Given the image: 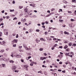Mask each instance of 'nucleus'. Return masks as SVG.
Listing matches in <instances>:
<instances>
[{
  "instance_id": "nucleus-62",
  "label": "nucleus",
  "mask_w": 76,
  "mask_h": 76,
  "mask_svg": "<svg viewBox=\"0 0 76 76\" xmlns=\"http://www.w3.org/2000/svg\"><path fill=\"white\" fill-rule=\"evenodd\" d=\"M33 18H36V16L35 15H33Z\"/></svg>"
},
{
  "instance_id": "nucleus-55",
  "label": "nucleus",
  "mask_w": 76,
  "mask_h": 76,
  "mask_svg": "<svg viewBox=\"0 0 76 76\" xmlns=\"http://www.w3.org/2000/svg\"><path fill=\"white\" fill-rule=\"evenodd\" d=\"M2 32H0V36H2Z\"/></svg>"
},
{
  "instance_id": "nucleus-38",
  "label": "nucleus",
  "mask_w": 76,
  "mask_h": 76,
  "mask_svg": "<svg viewBox=\"0 0 76 76\" xmlns=\"http://www.w3.org/2000/svg\"><path fill=\"white\" fill-rule=\"evenodd\" d=\"M59 22H63V20H59Z\"/></svg>"
},
{
  "instance_id": "nucleus-51",
  "label": "nucleus",
  "mask_w": 76,
  "mask_h": 76,
  "mask_svg": "<svg viewBox=\"0 0 76 76\" xmlns=\"http://www.w3.org/2000/svg\"><path fill=\"white\" fill-rule=\"evenodd\" d=\"M69 57H70L72 58L73 57V56H72V55H69Z\"/></svg>"
},
{
  "instance_id": "nucleus-33",
  "label": "nucleus",
  "mask_w": 76,
  "mask_h": 76,
  "mask_svg": "<svg viewBox=\"0 0 76 76\" xmlns=\"http://www.w3.org/2000/svg\"><path fill=\"white\" fill-rule=\"evenodd\" d=\"M40 51H42L43 50V48H40L39 49Z\"/></svg>"
},
{
  "instance_id": "nucleus-54",
  "label": "nucleus",
  "mask_w": 76,
  "mask_h": 76,
  "mask_svg": "<svg viewBox=\"0 0 76 76\" xmlns=\"http://www.w3.org/2000/svg\"><path fill=\"white\" fill-rule=\"evenodd\" d=\"M12 3L13 4H15V1H12Z\"/></svg>"
},
{
  "instance_id": "nucleus-53",
  "label": "nucleus",
  "mask_w": 76,
  "mask_h": 76,
  "mask_svg": "<svg viewBox=\"0 0 76 76\" xmlns=\"http://www.w3.org/2000/svg\"><path fill=\"white\" fill-rule=\"evenodd\" d=\"M1 13H4V10H3L2 11Z\"/></svg>"
},
{
  "instance_id": "nucleus-42",
  "label": "nucleus",
  "mask_w": 76,
  "mask_h": 76,
  "mask_svg": "<svg viewBox=\"0 0 76 76\" xmlns=\"http://www.w3.org/2000/svg\"><path fill=\"white\" fill-rule=\"evenodd\" d=\"M75 1H76V0H72V2H74V3H75Z\"/></svg>"
},
{
  "instance_id": "nucleus-50",
  "label": "nucleus",
  "mask_w": 76,
  "mask_h": 76,
  "mask_svg": "<svg viewBox=\"0 0 76 76\" xmlns=\"http://www.w3.org/2000/svg\"><path fill=\"white\" fill-rule=\"evenodd\" d=\"M38 39H36V42H37V43H38Z\"/></svg>"
},
{
  "instance_id": "nucleus-37",
  "label": "nucleus",
  "mask_w": 76,
  "mask_h": 76,
  "mask_svg": "<svg viewBox=\"0 0 76 76\" xmlns=\"http://www.w3.org/2000/svg\"><path fill=\"white\" fill-rule=\"evenodd\" d=\"M42 67H45V68H46V67H47V66H45V65H43L42 66Z\"/></svg>"
},
{
  "instance_id": "nucleus-6",
  "label": "nucleus",
  "mask_w": 76,
  "mask_h": 76,
  "mask_svg": "<svg viewBox=\"0 0 76 76\" xmlns=\"http://www.w3.org/2000/svg\"><path fill=\"white\" fill-rule=\"evenodd\" d=\"M64 34H67V35H69V33L68 32H67L66 31L64 32Z\"/></svg>"
},
{
  "instance_id": "nucleus-8",
  "label": "nucleus",
  "mask_w": 76,
  "mask_h": 76,
  "mask_svg": "<svg viewBox=\"0 0 76 76\" xmlns=\"http://www.w3.org/2000/svg\"><path fill=\"white\" fill-rule=\"evenodd\" d=\"M58 57L59 58H62L63 57V55H58Z\"/></svg>"
},
{
  "instance_id": "nucleus-52",
  "label": "nucleus",
  "mask_w": 76,
  "mask_h": 76,
  "mask_svg": "<svg viewBox=\"0 0 76 76\" xmlns=\"http://www.w3.org/2000/svg\"><path fill=\"white\" fill-rule=\"evenodd\" d=\"M60 33L61 34H63V32L62 31H61Z\"/></svg>"
},
{
  "instance_id": "nucleus-23",
  "label": "nucleus",
  "mask_w": 76,
  "mask_h": 76,
  "mask_svg": "<svg viewBox=\"0 0 76 76\" xmlns=\"http://www.w3.org/2000/svg\"><path fill=\"white\" fill-rule=\"evenodd\" d=\"M25 12H28V9H27V8H25Z\"/></svg>"
},
{
  "instance_id": "nucleus-30",
  "label": "nucleus",
  "mask_w": 76,
  "mask_h": 76,
  "mask_svg": "<svg viewBox=\"0 0 76 76\" xmlns=\"http://www.w3.org/2000/svg\"><path fill=\"white\" fill-rule=\"evenodd\" d=\"M58 45H57V44H56L54 45V47H56V46H57Z\"/></svg>"
},
{
  "instance_id": "nucleus-58",
  "label": "nucleus",
  "mask_w": 76,
  "mask_h": 76,
  "mask_svg": "<svg viewBox=\"0 0 76 76\" xmlns=\"http://www.w3.org/2000/svg\"><path fill=\"white\" fill-rule=\"evenodd\" d=\"M44 55L45 56H47V54L45 53H44Z\"/></svg>"
},
{
  "instance_id": "nucleus-61",
  "label": "nucleus",
  "mask_w": 76,
  "mask_h": 76,
  "mask_svg": "<svg viewBox=\"0 0 76 76\" xmlns=\"http://www.w3.org/2000/svg\"><path fill=\"white\" fill-rule=\"evenodd\" d=\"M59 48H63V46H59Z\"/></svg>"
},
{
  "instance_id": "nucleus-39",
  "label": "nucleus",
  "mask_w": 76,
  "mask_h": 76,
  "mask_svg": "<svg viewBox=\"0 0 76 76\" xmlns=\"http://www.w3.org/2000/svg\"><path fill=\"white\" fill-rule=\"evenodd\" d=\"M47 34H48V33L47 32H45V35H47Z\"/></svg>"
},
{
  "instance_id": "nucleus-49",
  "label": "nucleus",
  "mask_w": 76,
  "mask_h": 76,
  "mask_svg": "<svg viewBox=\"0 0 76 76\" xmlns=\"http://www.w3.org/2000/svg\"><path fill=\"white\" fill-rule=\"evenodd\" d=\"M62 72H63V73H66V71L65 70H64V71H62Z\"/></svg>"
},
{
  "instance_id": "nucleus-36",
  "label": "nucleus",
  "mask_w": 76,
  "mask_h": 76,
  "mask_svg": "<svg viewBox=\"0 0 76 76\" xmlns=\"http://www.w3.org/2000/svg\"><path fill=\"white\" fill-rule=\"evenodd\" d=\"M70 20L71 21V22H73L75 20L73 19H71Z\"/></svg>"
},
{
  "instance_id": "nucleus-1",
  "label": "nucleus",
  "mask_w": 76,
  "mask_h": 76,
  "mask_svg": "<svg viewBox=\"0 0 76 76\" xmlns=\"http://www.w3.org/2000/svg\"><path fill=\"white\" fill-rule=\"evenodd\" d=\"M24 69L26 70H28V66L27 65H24Z\"/></svg>"
},
{
  "instance_id": "nucleus-59",
  "label": "nucleus",
  "mask_w": 76,
  "mask_h": 76,
  "mask_svg": "<svg viewBox=\"0 0 76 76\" xmlns=\"http://www.w3.org/2000/svg\"><path fill=\"white\" fill-rule=\"evenodd\" d=\"M42 25H44V24H45V23L44 22H42Z\"/></svg>"
},
{
  "instance_id": "nucleus-25",
  "label": "nucleus",
  "mask_w": 76,
  "mask_h": 76,
  "mask_svg": "<svg viewBox=\"0 0 76 76\" xmlns=\"http://www.w3.org/2000/svg\"><path fill=\"white\" fill-rule=\"evenodd\" d=\"M55 10V8H53L51 9V11L52 12H53V11H54V10Z\"/></svg>"
},
{
  "instance_id": "nucleus-41",
  "label": "nucleus",
  "mask_w": 76,
  "mask_h": 76,
  "mask_svg": "<svg viewBox=\"0 0 76 76\" xmlns=\"http://www.w3.org/2000/svg\"><path fill=\"white\" fill-rule=\"evenodd\" d=\"M40 60H44V59L43 58V57H40Z\"/></svg>"
},
{
  "instance_id": "nucleus-31",
  "label": "nucleus",
  "mask_w": 76,
  "mask_h": 76,
  "mask_svg": "<svg viewBox=\"0 0 76 76\" xmlns=\"http://www.w3.org/2000/svg\"><path fill=\"white\" fill-rule=\"evenodd\" d=\"M4 34H5V35H8V32H6Z\"/></svg>"
},
{
  "instance_id": "nucleus-18",
  "label": "nucleus",
  "mask_w": 76,
  "mask_h": 76,
  "mask_svg": "<svg viewBox=\"0 0 76 76\" xmlns=\"http://www.w3.org/2000/svg\"><path fill=\"white\" fill-rule=\"evenodd\" d=\"M72 42H70V43L69 44V46H72Z\"/></svg>"
},
{
  "instance_id": "nucleus-57",
  "label": "nucleus",
  "mask_w": 76,
  "mask_h": 76,
  "mask_svg": "<svg viewBox=\"0 0 76 76\" xmlns=\"http://www.w3.org/2000/svg\"><path fill=\"white\" fill-rule=\"evenodd\" d=\"M20 23H21V22H19L18 23V25H20Z\"/></svg>"
},
{
  "instance_id": "nucleus-63",
  "label": "nucleus",
  "mask_w": 76,
  "mask_h": 76,
  "mask_svg": "<svg viewBox=\"0 0 76 76\" xmlns=\"http://www.w3.org/2000/svg\"><path fill=\"white\" fill-rule=\"evenodd\" d=\"M72 74H73V75H76V72H74V73H72Z\"/></svg>"
},
{
  "instance_id": "nucleus-22",
  "label": "nucleus",
  "mask_w": 76,
  "mask_h": 76,
  "mask_svg": "<svg viewBox=\"0 0 76 76\" xmlns=\"http://www.w3.org/2000/svg\"><path fill=\"white\" fill-rule=\"evenodd\" d=\"M38 73H41V74H42V71H41L38 72Z\"/></svg>"
},
{
  "instance_id": "nucleus-60",
  "label": "nucleus",
  "mask_w": 76,
  "mask_h": 76,
  "mask_svg": "<svg viewBox=\"0 0 76 76\" xmlns=\"http://www.w3.org/2000/svg\"><path fill=\"white\" fill-rule=\"evenodd\" d=\"M18 37H19V36H18V34H17V36H16V38H18Z\"/></svg>"
},
{
  "instance_id": "nucleus-12",
  "label": "nucleus",
  "mask_w": 76,
  "mask_h": 76,
  "mask_svg": "<svg viewBox=\"0 0 76 76\" xmlns=\"http://www.w3.org/2000/svg\"><path fill=\"white\" fill-rule=\"evenodd\" d=\"M69 26L70 27H73V24H70L69 25Z\"/></svg>"
},
{
  "instance_id": "nucleus-19",
  "label": "nucleus",
  "mask_w": 76,
  "mask_h": 76,
  "mask_svg": "<svg viewBox=\"0 0 76 76\" xmlns=\"http://www.w3.org/2000/svg\"><path fill=\"white\" fill-rule=\"evenodd\" d=\"M10 12H14V11H15V10H11V9H10Z\"/></svg>"
},
{
  "instance_id": "nucleus-3",
  "label": "nucleus",
  "mask_w": 76,
  "mask_h": 76,
  "mask_svg": "<svg viewBox=\"0 0 76 76\" xmlns=\"http://www.w3.org/2000/svg\"><path fill=\"white\" fill-rule=\"evenodd\" d=\"M0 60L1 61V60H3V61H6V58H0Z\"/></svg>"
},
{
  "instance_id": "nucleus-7",
  "label": "nucleus",
  "mask_w": 76,
  "mask_h": 76,
  "mask_svg": "<svg viewBox=\"0 0 76 76\" xmlns=\"http://www.w3.org/2000/svg\"><path fill=\"white\" fill-rule=\"evenodd\" d=\"M3 45H4V46H5V44H6V42L4 41H3L2 42Z\"/></svg>"
},
{
  "instance_id": "nucleus-16",
  "label": "nucleus",
  "mask_w": 76,
  "mask_h": 76,
  "mask_svg": "<svg viewBox=\"0 0 76 76\" xmlns=\"http://www.w3.org/2000/svg\"><path fill=\"white\" fill-rule=\"evenodd\" d=\"M30 6H32L33 7H35V6H34V5L32 4H30Z\"/></svg>"
},
{
  "instance_id": "nucleus-11",
  "label": "nucleus",
  "mask_w": 76,
  "mask_h": 76,
  "mask_svg": "<svg viewBox=\"0 0 76 76\" xmlns=\"http://www.w3.org/2000/svg\"><path fill=\"white\" fill-rule=\"evenodd\" d=\"M13 72H19V70H13Z\"/></svg>"
},
{
  "instance_id": "nucleus-9",
  "label": "nucleus",
  "mask_w": 76,
  "mask_h": 76,
  "mask_svg": "<svg viewBox=\"0 0 76 76\" xmlns=\"http://www.w3.org/2000/svg\"><path fill=\"white\" fill-rule=\"evenodd\" d=\"M70 53H66L65 54V56H70V55H69Z\"/></svg>"
},
{
  "instance_id": "nucleus-35",
  "label": "nucleus",
  "mask_w": 76,
  "mask_h": 76,
  "mask_svg": "<svg viewBox=\"0 0 76 76\" xmlns=\"http://www.w3.org/2000/svg\"><path fill=\"white\" fill-rule=\"evenodd\" d=\"M70 54H72V55H74V53L72 52H70Z\"/></svg>"
},
{
  "instance_id": "nucleus-44",
  "label": "nucleus",
  "mask_w": 76,
  "mask_h": 76,
  "mask_svg": "<svg viewBox=\"0 0 76 76\" xmlns=\"http://www.w3.org/2000/svg\"><path fill=\"white\" fill-rule=\"evenodd\" d=\"M11 57H15V55L13 56L12 54V55H11Z\"/></svg>"
},
{
  "instance_id": "nucleus-21",
  "label": "nucleus",
  "mask_w": 76,
  "mask_h": 76,
  "mask_svg": "<svg viewBox=\"0 0 76 76\" xmlns=\"http://www.w3.org/2000/svg\"><path fill=\"white\" fill-rule=\"evenodd\" d=\"M13 47H16V44H14L13 45Z\"/></svg>"
},
{
  "instance_id": "nucleus-29",
  "label": "nucleus",
  "mask_w": 76,
  "mask_h": 76,
  "mask_svg": "<svg viewBox=\"0 0 76 76\" xmlns=\"http://www.w3.org/2000/svg\"><path fill=\"white\" fill-rule=\"evenodd\" d=\"M72 46H74V47H76V43H75L74 44H73L72 45Z\"/></svg>"
},
{
  "instance_id": "nucleus-28",
  "label": "nucleus",
  "mask_w": 76,
  "mask_h": 76,
  "mask_svg": "<svg viewBox=\"0 0 76 76\" xmlns=\"http://www.w3.org/2000/svg\"><path fill=\"white\" fill-rule=\"evenodd\" d=\"M40 40H41V41H44V39L42 38L40 39Z\"/></svg>"
},
{
  "instance_id": "nucleus-47",
  "label": "nucleus",
  "mask_w": 76,
  "mask_h": 76,
  "mask_svg": "<svg viewBox=\"0 0 76 76\" xmlns=\"http://www.w3.org/2000/svg\"><path fill=\"white\" fill-rule=\"evenodd\" d=\"M21 62H23V61H23V59H21Z\"/></svg>"
},
{
  "instance_id": "nucleus-24",
  "label": "nucleus",
  "mask_w": 76,
  "mask_h": 76,
  "mask_svg": "<svg viewBox=\"0 0 76 76\" xmlns=\"http://www.w3.org/2000/svg\"><path fill=\"white\" fill-rule=\"evenodd\" d=\"M26 50H31V48H26Z\"/></svg>"
},
{
  "instance_id": "nucleus-56",
  "label": "nucleus",
  "mask_w": 76,
  "mask_h": 76,
  "mask_svg": "<svg viewBox=\"0 0 76 76\" xmlns=\"http://www.w3.org/2000/svg\"><path fill=\"white\" fill-rule=\"evenodd\" d=\"M7 19H9V16H7L6 17Z\"/></svg>"
},
{
  "instance_id": "nucleus-32",
  "label": "nucleus",
  "mask_w": 76,
  "mask_h": 76,
  "mask_svg": "<svg viewBox=\"0 0 76 76\" xmlns=\"http://www.w3.org/2000/svg\"><path fill=\"white\" fill-rule=\"evenodd\" d=\"M29 24L27 25V26H28V25H30L31 24V22H28Z\"/></svg>"
},
{
  "instance_id": "nucleus-10",
  "label": "nucleus",
  "mask_w": 76,
  "mask_h": 76,
  "mask_svg": "<svg viewBox=\"0 0 76 76\" xmlns=\"http://www.w3.org/2000/svg\"><path fill=\"white\" fill-rule=\"evenodd\" d=\"M23 47H24V48H27V47L26 46V45H25V44H24L23 45Z\"/></svg>"
},
{
  "instance_id": "nucleus-27",
  "label": "nucleus",
  "mask_w": 76,
  "mask_h": 76,
  "mask_svg": "<svg viewBox=\"0 0 76 76\" xmlns=\"http://www.w3.org/2000/svg\"><path fill=\"white\" fill-rule=\"evenodd\" d=\"M63 2L64 3H67V1H63Z\"/></svg>"
},
{
  "instance_id": "nucleus-4",
  "label": "nucleus",
  "mask_w": 76,
  "mask_h": 76,
  "mask_svg": "<svg viewBox=\"0 0 76 76\" xmlns=\"http://www.w3.org/2000/svg\"><path fill=\"white\" fill-rule=\"evenodd\" d=\"M15 57H17V58H18V57H21V56L19 55H15Z\"/></svg>"
},
{
  "instance_id": "nucleus-34",
  "label": "nucleus",
  "mask_w": 76,
  "mask_h": 76,
  "mask_svg": "<svg viewBox=\"0 0 76 76\" xmlns=\"http://www.w3.org/2000/svg\"><path fill=\"white\" fill-rule=\"evenodd\" d=\"M46 61L47 63H50V61H49V60L48 59L46 60Z\"/></svg>"
},
{
  "instance_id": "nucleus-13",
  "label": "nucleus",
  "mask_w": 76,
  "mask_h": 76,
  "mask_svg": "<svg viewBox=\"0 0 76 76\" xmlns=\"http://www.w3.org/2000/svg\"><path fill=\"white\" fill-rule=\"evenodd\" d=\"M1 65L3 66V67H5V64H2Z\"/></svg>"
},
{
  "instance_id": "nucleus-26",
  "label": "nucleus",
  "mask_w": 76,
  "mask_h": 76,
  "mask_svg": "<svg viewBox=\"0 0 76 76\" xmlns=\"http://www.w3.org/2000/svg\"><path fill=\"white\" fill-rule=\"evenodd\" d=\"M66 51H70V49L69 48H68L66 50Z\"/></svg>"
},
{
  "instance_id": "nucleus-48",
  "label": "nucleus",
  "mask_w": 76,
  "mask_h": 76,
  "mask_svg": "<svg viewBox=\"0 0 76 76\" xmlns=\"http://www.w3.org/2000/svg\"><path fill=\"white\" fill-rule=\"evenodd\" d=\"M45 23H46V24H48V22L47 21H46L45 22Z\"/></svg>"
},
{
  "instance_id": "nucleus-46",
  "label": "nucleus",
  "mask_w": 76,
  "mask_h": 76,
  "mask_svg": "<svg viewBox=\"0 0 76 76\" xmlns=\"http://www.w3.org/2000/svg\"><path fill=\"white\" fill-rule=\"evenodd\" d=\"M36 32H39V30L38 29H37L36 30Z\"/></svg>"
},
{
  "instance_id": "nucleus-2",
  "label": "nucleus",
  "mask_w": 76,
  "mask_h": 76,
  "mask_svg": "<svg viewBox=\"0 0 76 76\" xmlns=\"http://www.w3.org/2000/svg\"><path fill=\"white\" fill-rule=\"evenodd\" d=\"M16 67L15 66H13L12 67V70H16Z\"/></svg>"
},
{
  "instance_id": "nucleus-43",
  "label": "nucleus",
  "mask_w": 76,
  "mask_h": 76,
  "mask_svg": "<svg viewBox=\"0 0 76 76\" xmlns=\"http://www.w3.org/2000/svg\"><path fill=\"white\" fill-rule=\"evenodd\" d=\"M15 19H16H16H17V18H16V17H15V18H14L13 19V20H15Z\"/></svg>"
},
{
  "instance_id": "nucleus-64",
  "label": "nucleus",
  "mask_w": 76,
  "mask_h": 76,
  "mask_svg": "<svg viewBox=\"0 0 76 76\" xmlns=\"http://www.w3.org/2000/svg\"><path fill=\"white\" fill-rule=\"evenodd\" d=\"M31 58V56H30L28 57V59H29L30 58Z\"/></svg>"
},
{
  "instance_id": "nucleus-14",
  "label": "nucleus",
  "mask_w": 76,
  "mask_h": 76,
  "mask_svg": "<svg viewBox=\"0 0 76 76\" xmlns=\"http://www.w3.org/2000/svg\"><path fill=\"white\" fill-rule=\"evenodd\" d=\"M10 63H14V61L12 60H11V61H10Z\"/></svg>"
},
{
  "instance_id": "nucleus-17",
  "label": "nucleus",
  "mask_w": 76,
  "mask_h": 76,
  "mask_svg": "<svg viewBox=\"0 0 76 76\" xmlns=\"http://www.w3.org/2000/svg\"><path fill=\"white\" fill-rule=\"evenodd\" d=\"M50 15H51V14H50L47 15L46 16V18H47V17H49V16H50Z\"/></svg>"
},
{
  "instance_id": "nucleus-45",
  "label": "nucleus",
  "mask_w": 76,
  "mask_h": 76,
  "mask_svg": "<svg viewBox=\"0 0 76 76\" xmlns=\"http://www.w3.org/2000/svg\"><path fill=\"white\" fill-rule=\"evenodd\" d=\"M62 63L63 62H62L61 61H60L59 62V64H62Z\"/></svg>"
},
{
  "instance_id": "nucleus-20",
  "label": "nucleus",
  "mask_w": 76,
  "mask_h": 76,
  "mask_svg": "<svg viewBox=\"0 0 76 76\" xmlns=\"http://www.w3.org/2000/svg\"><path fill=\"white\" fill-rule=\"evenodd\" d=\"M68 47V46L67 45H66L64 47V49H66V48H67Z\"/></svg>"
},
{
  "instance_id": "nucleus-5",
  "label": "nucleus",
  "mask_w": 76,
  "mask_h": 76,
  "mask_svg": "<svg viewBox=\"0 0 76 76\" xmlns=\"http://www.w3.org/2000/svg\"><path fill=\"white\" fill-rule=\"evenodd\" d=\"M12 42H16V43H17V42H18V40L15 39L12 41Z\"/></svg>"
},
{
  "instance_id": "nucleus-40",
  "label": "nucleus",
  "mask_w": 76,
  "mask_h": 76,
  "mask_svg": "<svg viewBox=\"0 0 76 76\" xmlns=\"http://www.w3.org/2000/svg\"><path fill=\"white\" fill-rule=\"evenodd\" d=\"M29 32H32V29H30L29 30Z\"/></svg>"
},
{
  "instance_id": "nucleus-15",
  "label": "nucleus",
  "mask_w": 76,
  "mask_h": 76,
  "mask_svg": "<svg viewBox=\"0 0 76 76\" xmlns=\"http://www.w3.org/2000/svg\"><path fill=\"white\" fill-rule=\"evenodd\" d=\"M23 6H20L19 7V9H21L22 8H23Z\"/></svg>"
}]
</instances>
